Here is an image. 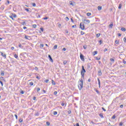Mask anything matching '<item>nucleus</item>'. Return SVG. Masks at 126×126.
Returning <instances> with one entry per match:
<instances>
[{
  "instance_id": "1",
  "label": "nucleus",
  "mask_w": 126,
  "mask_h": 126,
  "mask_svg": "<svg viewBox=\"0 0 126 126\" xmlns=\"http://www.w3.org/2000/svg\"><path fill=\"white\" fill-rule=\"evenodd\" d=\"M78 87L79 90H82V88H83V80L82 78L78 81Z\"/></svg>"
},
{
  "instance_id": "2",
  "label": "nucleus",
  "mask_w": 126,
  "mask_h": 126,
  "mask_svg": "<svg viewBox=\"0 0 126 126\" xmlns=\"http://www.w3.org/2000/svg\"><path fill=\"white\" fill-rule=\"evenodd\" d=\"M86 72V70L84 68V66H82V70L81 71V78L84 79V74Z\"/></svg>"
},
{
  "instance_id": "3",
  "label": "nucleus",
  "mask_w": 126,
  "mask_h": 126,
  "mask_svg": "<svg viewBox=\"0 0 126 126\" xmlns=\"http://www.w3.org/2000/svg\"><path fill=\"white\" fill-rule=\"evenodd\" d=\"M80 28L81 29V30H85V26L84 25V23L83 22L80 23Z\"/></svg>"
},
{
  "instance_id": "4",
  "label": "nucleus",
  "mask_w": 126,
  "mask_h": 126,
  "mask_svg": "<svg viewBox=\"0 0 126 126\" xmlns=\"http://www.w3.org/2000/svg\"><path fill=\"white\" fill-rule=\"evenodd\" d=\"M83 22L84 24H89L90 23V20L84 19V20H83Z\"/></svg>"
},
{
  "instance_id": "5",
  "label": "nucleus",
  "mask_w": 126,
  "mask_h": 126,
  "mask_svg": "<svg viewBox=\"0 0 126 126\" xmlns=\"http://www.w3.org/2000/svg\"><path fill=\"white\" fill-rule=\"evenodd\" d=\"M80 58L82 62H85V60L84 59V56L83 55V54H81V53H80Z\"/></svg>"
},
{
  "instance_id": "6",
  "label": "nucleus",
  "mask_w": 126,
  "mask_h": 126,
  "mask_svg": "<svg viewBox=\"0 0 126 126\" xmlns=\"http://www.w3.org/2000/svg\"><path fill=\"white\" fill-rule=\"evenodd\" d=\"M25 39H27V40H31V36H28V35H25Z\"/></svg>"
},
{
  "instance_id": "7",
  "label": "nucleus",
  "mask_w": 126,
  "mask_h": 126,
  "mask_svg": "<svg viewBox=\"0 0 126 126\" xmlns=\"http://www.w3.org/2000/svg\"><path fill=\"white\" fill-rule=\"evenodd\" d=\"M98 76H101V75H102V71L101 70L100 68H99L98 71Z\"/></svg>"
},
{
  "instance_id": "8",
  "label": "nucleus",
  "mask_w": 126,
  "mask_h": 126,
  "mask_svg": "<svg viewBox=\"0 0 126 126\" xmlns=\"http://www.w3.org/2000/svg\"><path fill=\"white\" fill-rule=\"evenodd\" d=\"M48 58L49 59V61L53 63L54 61H53V59L52 58V56H51L50 55H48Z\"/></svg>"
},
{
  "instance_id": "9",
  "label": "nucleus",
  "mask_w": 126,
  "mask_h": 126,
  "mask_svg": "<svg viewBox=\"0 0 126 126\" xmlns=\"http://www.w3.org/2000/svg\"><path fill=\"white\" fill-rule=\"evenodd\" d=\"M1 56H2L3 58H5V59H6V55H5V54H3V53L1 52Z\"/></svg>"
},
{
  "instance_id": "10",
  "label": "nucleus",
  "mask_w": 126,
  "mask_h": 126,
  "mask_svg": "<svg viewBox=\"0 0 126 126\" xmlns=\"http://www.w3.org/2000/svg\"><path fill=\"white\" fill-rule=\"evenodd\" d=\"M11 16H12V17L14 18H16L17 16H16V14H15L11 13Z\"/></svg>"
},
{
  "instance_id": "11",
  "label": "nucleus",
  "mask_w": 126,
  "mask_h": 126,
  "mask_svg": "<svg viewBox=\"0 0 126 126\" xmlns=\"http://www.w3.org/2000/svg\"><path fill=\"white\" fill-rule=\"evenodd\" d=\"M14 58H15V59H16L17 60H19V58H18V56L16 54H15L14 55Z\"/></svg>"
},
{
  "instance_id": "12",
  "label": "nucleus",
  "mask_w": 126,
  "mask_h": 126,
  "mask_svg": "<svg viewBox=\"0 0 126 126\" xmlns=\"http://www.w3.org/2000/svg\"><path fill=\"white\" fill-rule=\"evenodd\" d=\"M113 26H114V24L112 23L109 25V28H113Z\"/></svg>"
},
{
  "instance_id": "13",
  "label": "nucleus",
  "mask_w": 126,
  "mask_h": 126,
  "mask_svg": "<svg viewBox=\"0 0 126 126\" xmlns=\"http://www.w3.org/2000/svg\"><path fill=\"white\" fill-rule=\"evenodd\" d=\"M110 60V62H112L113 63H115V60L114 59L111 58Z\"/></svg>"
},
{
  "instance_id": "14",
  "label": "nucleus",
  "mask_w": 126,
  "mask_h": 126,
  "mask_svg": "<svg viewBox=\"0 0 126 126\" xmlns=\"http://www.w3.org/2000/svg\"><path fill=\"white\" fill-rule=\"evenodd\" d=\"M126 28H121V31H123V32H126Z\"/></svg>"
},
{
  "instance_id": "15",
  "label": "nucleus",
  "mask_w": 126,
  "mask_h": 126,
  "mask_svg": "<svg viewBox=\"0 0 126 126\" xmlns=\"http://www.w3.org/2000/svg\"><path fill=\"white\" fill-rule=\"evenodd\" d=\"M19 48H20L21 49H23V46H22V45H21V43H19Z\"/></svg>"
},
{
  "instance_id": "16",
  "label": "nucleus",
  "mask_w": 126,
  "mask_h": 126,
  "mask_svg": "<svg viewBox=\"0 0 126 126\" xmlns=\"http://www.w3.org/2000/svg\"><path fill=\"white\" fill-rule=\"evenodd\" d=\"M97 81L98 82L99 87H100V79L99 78H97Z\"/></svg>"
},
{
  "instance_id": "17",
  "label": "nucleus",
  "mask_w": 126,
  "mask_h": 126,
  "mask_svg": "<svg viewBox=\"0 0 126 126\" xmlns=\"http://www.w3.org/2000/svg\"><path fill=\"white\" fill-rule=\"evenodd\" d=\"M29 85L31 86H33V85H34V83H33V82H31L29 83Z\"/></svg>"
},
{
  "instance_id": "18",
  "label": "nucleus",
  "mask_w": 126,
  "mask_h": 126,
  "mask_svg": "<svg viewBox=\"0 0 126 126\" xmlns=\"http://www.w3.org/2000/svg\"><path fill=\"white\" fill-rule=\"evenodd\" d=\"M98 10H102V6H98L97 7Z\"/></svg>"
},
{
  "instance_id": "19",
  "label": "nucleus",
  "mask_w": 126,
  "mask_h": 126,
  "mask_svg": "<svg viewBox=\"0 0 126 126\" xmlns=\"http://www.w3.org/2000/svg\"><path fill=\"white\" fill-rule=\"evenodd\" d=\"M93 54L94 56H95V55H97V54H98V51H95L94 52Z\"/></svg>"
},
{
  "instance_id": "20",
  "label": "nucleus",
  "mask_w": 126,
  "mask_h": 126,
  "mask_svg": "<svg viewBox=\"0 0 126 126\" xmlns=\"http://www.w3.org/2000/svg\"><path fill=\"white\" fill-rule=\"evenodd\" d=\"M123 6V5L121 4V3H120V4H119V7H118V8L119 9H121V8H122V6Z\"/></svg>"
},
{
  "instance_id": "21",
  "label": "nucleus",
  "mask_w": 126,
  "mask_h": 126,
  "mask_svg": "<svg viewBox=\"0 0 126 126\" xmlns=\"http://www.w3.org/2000/svg\"><path fill=\"white\" fill-rule=\"evenodd\" d=\"M52 83L53 85H56V82H55V81H54V80H52Z\"/></svg>"
},
{
  "instance_id": "22",
  "label": "nucleus",
  "mask_w": 126,
  "mask_h": 126,
  "mask_svg": "<svg viewBox=\"0 0 126 126\" xmlns=\"http://www.w3.org/2000/svg\"><path fill=\"white\" fill-rule=\"evenodd\" d=\"M87 68L89 69L90 68V63H88L87 65Z\"/></svg>"
},
{
  "instance_id": "23",
  "label": "nucleus",
  "mask_w": 126,
  "mask_h": 126,
  "mask_svg": "<svg viewBox=\"0 0 126 126\" xmlns=\"http://www.w3.org/2000/svg\"><path fill=\"white\" fill-rule=\"evenodd\" d=\"M58 48V45H55L54 47H53V49L54 50H56V49H57Z\"/></svg>"
},
{
  "instance_id": "24",
  "label": "nucleus",
  "mask_w": 126,
  "mask_h": 126,
  "mask_svg": "<svg viewBox=\"0 0 126 126\" xmlns=\"http://www.w3.org/2000/svg\"><path fill=\"white\" fill-rule=\"evenodd\" d=\"M99 116L101 118V119L104 118V116L102 114H99Z\"/></svg>"
},
{
  "instance_id": "25",
  "label": "nucleus",
  "mask_w": 126,
  "mask_h": 126,
  "mask_svg": "<svg viewBox=\"0 0 126 126\" xmlns=\"http://www.w3.org/2000/svg\"><path fill=\"white\" fill-rule=\"evenodd\" d=\"M63 64H66L67 63V61L66 60H65L63 62Z\"/></svg>"
},
{
  "instance_id": "26",
  "label": "nucleus",
  "mask_w": 126,
  "mask_h": 126,
  "mask_svg": "<svg viewBox=\"0 0 126 126\" xmlns=\"http://www.w3.org/2000/svg\"><path fill=\"white\" fill-rule=\"evenodd\" d=\"M98 43H99V45H102V43H103V41L100 40L98 41Z\"/></svg>"
},
{
  "instance_id": "27",
  "label": "nucleus",
  "mask_w": 126,
  "mask_h": 126,
  "mask_svg": "<svg viewBox=\"0 0 126 126\" xmlns=\"http://www.w3.org/2000/svg\"><path fill=\"white\" fill-rule=\"evenodd\" d=\"M111 119H112V120H115V119H116V115H113V116L112 117Z\"/></svg>"
},
{
  "instance_id": "28",
  "label": "nucleus",
  "mask_w": 126,
  "mask_h": 126,
  "mask_svg": "<svg viewBox=\"0 0 126 126\" xmlns=\"http://www.w3.org/2000/svg\"><path fill=\"white\" fill-rule=\"evenodd\" d=\"M100 35H101V34H100V33L96 34V37L99 38V37H100Z\"/></svg>"
},
{
  "instance_id": "29",
  "label": "nucleus",
  "mask_w": 126,
  "mask_h": 126,
  "mask_svg": "<svg viewBox=\"0 0 126 126\" xmlns=\"http://www.w3.org/2000/svg\"><path fill=\"white\" fill-rule=\"evenodd\" d=\"M22 25H26V23L25 22H23L21 23Z\"/></svg>"
},
{
  "instance_id": "30",
  "label": "nucleus",
  "mask_w": 126,
  "mask_h": 126,
  "mask_svg": "<svg viewBox=\"0 0 126 126\" xmlns=\"http://www.w3.org/2000/svg\"><path fill=\"white\" fill-rule=\"evenodd\" d=\"M53 114L54 115V116H56V115H58V112L54 111Z\"/></svg>"
},
{
  "instance_id": "31",
  "label": "nucleus",
  "mask_w": 126,
  "mask_h": 126,
  "mask_svg": "<svg viewBox=\"0 0 126 126\" xmlns=\"http://www.w3.org/2000/svg\"><path fill=\"white\" fill-rule=\"evenodd\" d=\"M21 94H24V91H22V90H21V92H20Z\"/></svg>"
},
{
  "instance_id": "32",
  "label": "nucleus",
  "mask_w": 126,
  "mask_h": 126,
  "mask_svg": "<svg viewBox=\"0 0 126 126\" xmlns=\"http://www.w3.org/2000/svg\"><path fill=\"white\" fill-rule=\"evenodd\" d=\"M35 89H36L37 92H39V91H40V88H35Z\"/></svg>"
},
{
  "instance_id": "33",
  "label": "nucleus",
  "mask_w": 126,
  "mask_h": 126,
  "mask_svg": "<svg viewBox=\"0 0 126 126\" xmlns=\"http://www.w3.org/2000/svg\"><path fill=\"white\" fill-rule=\"evenodd\" d=\"M40 47L41 49H42V48H44V44H41Z\"/></svg>"
},
{
  "instance_id": "34",
  "label": "nucleus",
  "mask_w": 126,
  "mask_h": 126,
  "mask_svg": "<svg viewBox=\"0 0 126 126\" xmlns=\"http://www.w3.org/2000/svg\"><path fill=\"white\" fill-rule=\"evenodd\" d=\"M49 18L48 17H45L43 18L44 20H47V19H48Z\"/></svg>"
},
{
  "instance_id": "35",
  "label": "nucleus",
  "mask_w": 126,
  "mask_h": 126,
  "mask_svg": "<svg viewBox=\"0 0 126 126\" xmlns=\"http://www.w3.org/2000/svg\"><path fill=\"white\" fill-rule=\"evenodd\" d=\"M36 16H37V18H40V17H41V16H40V15H39V14H36Z\"/></svg>"
},
{
  "instance_id": "36",
  "label": "nucleus",
  "mask_w": 126,
  "mask_h": 126,
  "mask_svg": "<svg viewBox=\"0 0 126 126\" xmlns=\"http://www.w3.org/2000/svg\"><path fill=\"white\" fill-rule=\"evenodd\" d=\"M25 10H26V11H27V12H29V8H25Z\"/></svg>"
},
{
  "instance_id": "37",
  "label": "nucleus",
  "mask_w": 126,
  "mask_h": 126,
  "mask_svg": "<svg viewBox=\"0 0 126 126\" xmlns=\"http://www.w3.org/2000/svg\"><path fill=\"white\" fill-rule=\"evenodd\" d=\"M50 123L49 122H46V126H50Z\"/></svg>"
},
{
  "instance_id": "38",
  "label": "nucleus",
  "mask_w": 126,
  "mask_h": 126,
  "mask_svg": "<svg viewBox=\"0 0 126 126\" xmlns=\"http://www.w3.org/2000/svg\"><path fill=\"white\" fill-rule=\"evenodd\" d=\"M95 92H96V93H97V94H100V92L98 91V90H95Z\"/></svg>"
},
{
  "instance_id": "39",
  "label": "nucleus",
  "mask_w": 126,
  "mask_h": 126,
  "mask_svg": "<svg viewBox=\"0 0 126 126\" xmlns=\"http://www.w3.org/2000/svg\"><path fill=\"white\" fill-rule=\"evenodd\" d=\"M85 34V32H83V31L81 32V35H84Z\"/></svg>"
},
{
  "instance_id": "40",
  "label": "nucleus",
  "mask_w": 126,
  "mask_h": 126,
  "mask_svg": "<svg viewBox=\"0 0 126 126\" xmlns=\"http://www.w3.org/2000/svg\"><path fill=\"white\" fill-rule=\"evenodd\" d=\"M68 115H70V114H71V110H68Z\"/></svg>"
},
{
  "instance_id": "41",
  "label": "nucleus",
  "mask_w": 126,
  "mask_h": 126,
  "mask_svg": "<svg viewBox=\"0 0 126 126\" xmlns=\"http://www.w3.org/2000/svg\"><path fill=\"white\" fill-rule=\"evenodd\" d=\"M87 16H90V15H91V13H87Z\"/></svg>"
},
{
  "instance_id": "42",
  "label": "nucleus",
  "mask_w": 126,
  "mask_h": 126,
  "mask_svg": "<svg viewBox=\"0 0 126 126\" xmlns=\"http://www.w3.org/2000/svg\"><path fill=\"white\" fill-rule=\"evenodd\" d=\"M32 6H34V7H35V6H36V3H32Z\"/></svg>"
},
{
  "instance_id": "43",
  "label": "nucleus",
  "mask_w": 126,
  "mask_h": 126,
  "mask_svg": "<svg viewBox=\"0 0 126 126\" xmlns=\"http://www.w3.org/2000/svg\"><path fill=\"white\" fill-rule=\"evenodd\" d=\"M0 83L1 85V86H3V83H2V81L0 80Z\"/></svg>"
},
{
  "instance_id": "44",
  "label": "nucleus",
  "mask_w": 126,
  "mask_h": 126,
  "mask_svg": "<svg viewBox=\"0 0 126 126\" xmlns=\"http://www.w3.org/2000/svg\"><path fill=\"white\" fill-rule=\"evenodd\" d=\"M40 29L41 31H42V32H44V28H40Z\"/></svg>"
},
{
  "instance_id": "45",
  "label": "nucleus",
  "mask_w": 126,
  "mask_h": 126,
  "mask_svg": "<svg viewBox=\"0 0 126 126\" xmlns=\"http://www.w3.org/2000/svg\"><path fill=\"white\" fill-rule=\"evenodd\" d=\"M65 20H66V21H68V20H69V18H68V17H65Z\"/></svg>"
},
{
  "instance_id": "46",
  "label": "nucleus",
  "mask_w": 126,
  "mask_h": 126,
  "mask_svg": "<svg viewBox=\"0 0 126 126\" xmlns=\"http://www.w3.org/2000/svg\"><path fill=\"white\" fill-rule=\"evenodd\" d=\"M62 51H63V52H65V51H66V49L65 48H63V49H62Z\"/></svg>"
},
{
  "instance_id": "47",
  "label": "nucleus",
  "mask_w": 126,
  "mask_h": 126,
  "mask_svg": "<svg viewBox=\"0 0 126 126\" xmlns=\"http://www.w3.org/2000/svg\"><path fill=\"white\" fill-rule=\"evenodd\" d=\"M32 27H33V28H36V27H37V25H33Z\"/></svg>"
},
{
  "instance_id": "48",
  "label": "nucleus",
  "mask_w": 126,
  "mask_h": 126,
  "mask_svg": "<svg viewBox=\"0 0 126 126\" xmlns=\"http://www.w3.org/2000/svg\"><path fill=\"white\" fill-rule=\"evenodd\" d=\"M45 82H46V83H48V82H49V79H46L45 80Z\"/></svg>"
},
{
  "instance_id": "49",
  "label": "nucleus",
  "mask_w": 126,
  "mask_h": 126,
  "mask_svg": "<svg viewBox=\"0 0 126 126\" xmlns=\"http://www.w3.org/2000/svg\"><path fill=\"white\" fill-rule=\"evenodd\" d=\"M19 123H22V122H23V120L20 119V120H19Z\"/></svg>"
},
{
  "instance_id": "50",
  "label": "nucleus",
  "mask_w": 126,
  "mask_h": 126,
  "mask_svg": "<svg viewBox=\"0 0 126 126\" xmlns=\"http://www.w3.org/2000/svg\"><path fill=\"white\" fill-rule=\"evenodd\" d=\"M72 28H76V25H75L72 26Z\"/></svg>"
},
{
  "instance_id": "51",
  "label": "nucleus",
  "mask_w": 126,
  "mask_h": 126,
  "mask_svg": "<svg viewBox=\"0 0 126 126\" xmlns=\"http://www.w3.org/2000/svg\"><path fill=\"white\" fill-rule=\"evenodd\" d=\"M57 94H58V92H57V91L54 92V95H57Z\"/></svg>"
},
{
  "instance_id": "52",
  "label": "nucleus",
  "mask_w": 126,
  "mask_h": 126,
  "mask_svg": "<svg viewBox=\"0 0 126 126\" xmlns=\"http://www.w3.org/2000/svg\"><path fill=\"white\" fill-rule=\"evenodd\" d=\"M1 75L2 76H3V75H4V73L3 72V71H2L1 73Z\"/></svg>"
},
{
  "instance_id": "53",
  "label": "nucleus",
  "mask_w": 126,
  "mask_h": 126,
  "mask_svg": "<svg viewBox=\"0 0 126 126\" xmlns=\"http://www.w3.org/2000/svg\"><path fill=\"white\" fill-rule=\"evenodd\" d=\"M9 17L10 18H11L12 20H14V19H13V17H12V16H9Z\"/></svg>"
},
{
  "instance_id": "54",
  "label": "nucleus",
  "mask_w": 126,
  "mask_h": 126,
  "mask_svg": "<svg viewBox=\"0 0 126 126\" xmlns=\"http://www.w3.org/2000/svg\"><path fill=\"white\" fill-rule=\"evenodd\" d=\"M124 43H126V37L124 38Z\"/></svg>"
},
{
  "instance_id": "55",
  "label": "nucleus",
  "mask_w": 126,
  "mask_h": 126,
  "mask_svg": "<svg viewBox=\"0 0 126 126\" xmlns=\"http://www.w3.org/2000/svg\"><path fill=\"white\" fill-rule=\"evenodd\" d=\"M100 59L101 58H98L97 57H96V61H100Z\"/></svg>"
},
{
  "instance_id": "56",
  "label": "nucleus",
  "mask_w": 126,
  "mask_h": 126,
  "mask_svg": "<svg viewBox=\"0 0 126 126\" xmlns=\"http://www.w3.org/2000/svg\"><path fill=\"white\" fill-rule=\"evenodd\" d=\"M70 5H72L73 6L74 5L73 4V3H72V2H70Z\"/></svg>"
},
{
  "instance_id": "57",
  "label": "nucleus",
  "mask_w": 126,
  "mask_h": 126,
  "mask_svg": "<svg viewBox=\"0 0 126 126\" xmlns=\"http://www.w3.org/2000/svg\"><path fill=\"white\" fill-rule=\"evenodd\" d=\"M74 126H80L79 123H76Z\"/></svg>"
},
{
  "instance_id": "58",
  "label": "nucleus",
  "mask_w": 126,
  "mask_h": 126,
  "mask_svg": "<svg viewBox=\"0 0 126 126\" xmlns=\"http://www.w3.org/2000/svg\"><path fill=\"white\" fill-rule=\"evenodd\" d=\"M120 108H121V109H123V108H124V105L123 104H121L120 105Z\"/></svg>"
},
{
  "instance_id": "59",
  "label": "nucleus",
  "mask_w": 126,
  "mask_h": 126,
  "mask_svg": "<svg viewBox=\"0 0 126 126\" xmlns=\"http://www.w3.org/2000/svg\"><path fill=\"white\" fill-rule=\"evenodd\" d=\"M34 69L35 70L38 71V67H35Z\"/></svg>"
},
{
  "instance_id": "60",
  "label": "nucleus",
  "mask_w": 126,
  "mask_h": 126,
  "mask_svg": "<svg viewBox=\"0 0 126 126\" xmlns=\"http://www.w3.org/2000/svg\"><path fill=\"white\" fill-rule=\"evenodd\" d=\"M32 100H34L35 101V100H36V96H33L32 98Z\"/></svg>"
},
{
  "instance_id": "61",
  "label": "nucleus",
  "mask_w": 126,
  "mask_h": 126,
  "mask_svg": "<svg viewBox=\"0 0 126 126\" xmlns=\"http://www.w3.org/2000/svg\"><path fill=\"white\" fill-rule=\"evenodd\" d=\"M104 52H107V51H108V49L105 48L103 50Z\"/></svg>"
},
{
  "instance_id": "62",
  "label": "nucleus",
  "mask_w": 126,
  "mask_h": 126,
  "mask_svg": "<svg viewBox=\"0 0 126 126\" xmlns=\"http://www.w3.org/2000/svg\"><path fill=\"white\" fill-rule=\"evenodd\" d=\"M119 126H123V123H122V122H121V123L119 124Z\"/></svg>"
},
{
  "instance_id": "63",
  "label": "nucleus",
  "mask_w": 126,
  "mask_h": 126,
  "mask_svg": "<svg viewBox=\"0 0 126 126\" xmlns=\"http://www.w3.org/2000/svg\"><path fill=\"white\" fill-rule=\"evenodd\" d=\"M83 48H84V49L85 50H86V49L87 48V46H83Z\"/></svg>"
},
{
  "instance_id": "64",
  "label": "nucleus",
  "mask_w": 126,
  "mask_h": 126,
  "mask_svg": "<svg viewBox=\"0 0 126 126\" xmlns=\"http://www.w3.org/2000/svg\"><path fill=\"white\" fill-rule=\"evenodd\" d=\"M115 43H116V44H119V41L116 40Z\"/></svg>"
}]
</instances>
